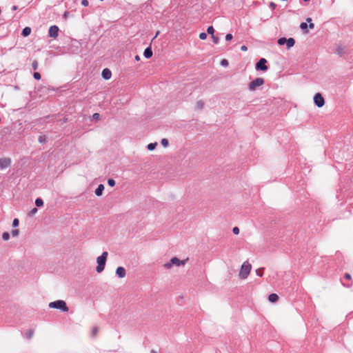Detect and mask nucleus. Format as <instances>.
<instances>
[{
  "mask_svg": "<svg viewBox=\"0 0 353 353\" xmlns=\"http://www.w3.org/2000/svg\"><path fill=\"white\" fill-rule=\"evenodd\" d=\"M108 255V252L105 251L101 256L97 258V266L96 268V271L97 273H101L104 270Z\"/></svg>",
  "mask_w": 353,
  "mask_h": 353,
  "instance_id": "f257e3e1",
  "label": "nucleus"
},
{
  "mask_svg": "<svg viewBox=\"0 0 353 353\" xmlns=\"http://www.w3.org/2000/svg\"><path fill=\"white\" fill-rule=\"evenodd\" d=\"M49 307L50 308L60 310L64 312H67L69 310V308L66 305V303L63 300H57L53 302H50L49 303Z\"/></svg>",
  "mask_w": 353,
  "mask_h": 353,
  "instance_id": "f03ea898",
  "label": "nucleus"
},
{
  "mask_svg": "<svg viewBox=\"0 0 353 353\" xmlns=\"http://www.w3.org/2000/svg\"><path fill=\"white\" fill-rule=\"evenodd\" d=\"M252 269V265L248 262H244L241 268L239 276L241 279H245L248 278V275Z\"/></svg>",
  "mask_w": 353,
  "mask_h": 353,
  "instance_id": "7ed1b4c3",
  "label": "nucleus"
},
{
  "mask_svg": "<svg viewBox=\"0 0 353 353\" xmlns=\"http://www.w3.org/2000/svg\"><path fill=\"white\" fill-rule=\"evenodd\" d=\"M187 261L188 259L185 260L181 261L176 257H173L170 259V262L165 263L163 266L166 269H170L172 265H175L176 266L184 265Z\"/></svg>",
  "mask_w": 353,
  "mask_h": 353,
  "instance_id": "20e7f679",
  "label": "nucleus"
},
{
  "mask_svg": "<svg viewBox=\"0 0 353 353\" xmlns=\"http://www.w3.org/2000/svg\"><path fill=\"white\" fill-rule=\"evenodd\" d=\"M264 83V80L262 78H256L252 81L249 84V89L254 91L256 88L261 86Z\"/></svg>",
  "mask_w": 353,
  "mask_h": 353,
  "instance_id": "39448f33",
  "label": "nucleus"
},
{
  "mask_svg": "<svg viewBox=\"0 0 353 353\" xmlns=\"http://www.w3.org/2000/svg\"><path fill=\"white\" fill-rule=\"evenodd\" d=\"M314 102L315 105L321 108L325 104V100L321 94L316 93L314 97Z\"/></svg>",
  "mask_w": 353,
  "mask_h": 353,
  "instance_id": "423d86ee",
  "label": "nucleus"
},
{
  "mask_svg": "<svg viewBox=\"0 0 353 353\" xmlns=\"http://www.w3.org/2000/svg\"><path fill=\"white\" fill-rule=\"evenodd\" d=\"M266 63L267 60L264 58H261L256 64V70L266 71L268 70Z\"/></svg>",
  "mask_w": 353,
  "mask_h": 353,
  "instance_id": "0eeeda50",
  "label": "nucleus"
},
{
  "mask_svg": "<svg viewBox=\"0 0 353 353\" xmlns=\"http://www.w3.org/2000/svg\"><path fill=\"white\" fill-rule=\"evenodd\" d=\"M59 28L57 26H52L49 28V36L50 37L57 38L59 33Z\"/></svg>",
  "mask_w": 353,
  "mask_h": 353,
  "instance_id": "6e6552de",
  "label": "nucleus"
},
{
  "mask_svg": "<svg viewBox=\"0 0 353 353\" xmlns=\"http://www.w3.org/2000/svg\"><path fill=\"white\" fill-rule=\"evenodd\" d=\"M11 163V160L9 158H3L0 159V169L7 168Z\"/></svg>",
  "mask_w": 353,
  "mask_h": 353,
  "instance_id": "1a4fd4ad",
  "label": "nucleus"
},
{
  "mask_svg": "<svg viewBox=\"0 0 353 353\" xmlns=\"http://www.w3.org/2000/svg\"><path fill=\"white\" fill-rule=\"evenodd\" d=\"M116 274L119 278H123L125 276L126 272L124 268L118 267L116 270Z\"/></svg>",
  "mask_w": 353,
  "mask_h": 353,
  "instance_id": "9d476101",
  "label": "nucleus"
},
{
  "mask_svg": "<svg viewBox=\"0 0 353 353\" xmlns=\"http://www.w3.org/2000/svg\"><path fill=\"white\" fill-rule=\"evenodd\" d=\"M112 72L108 68H105L102 71V77L105 79L108 80L111 78Z\"/></svg>",
  "mask_w": 353,
  "mask_h": 353,
  "instance_id": "9b49d317",
  "label": "nucleus"
},
{
  "mask_svg": "<svg viewBox=\"0 0 353 353\" xmlns=\"http://www.w3.org/2000/svg\"><path fill=\"white\" fill-rule=\"evenodd\" d=\"M104 190V185L103 184L99 185L98 188L95 190V194L97 196H100L103 194V191Z\"/></svg>",
  "mask_w": 353,
  "mask_h": 353,
  "instance_id": "f8f14e48",
  "label": "nucleus"
},
{
  "mask_svg": "<svg viewBox=\"0 0 353 353\" xmlns=\"http://www.w3.org/2000/svg\"><path fill=\"white\" fill-rule=\"evenodd\" d=\"M143 55L147 59H149L152 56V51L150 47H148L145 50Z\"/></svg>",
  "mask_w": 353,
  "mask_h": 353,
  "instance_id": "ddd939ff",
  "label": "nucleus"
},
{
  "mask_svg": "<svg viewBox=\"0 0 353 353\" xmlns=\"http://www.w3.org/2000/svg\"><path fill=\"white\" fill-rule=\"evenodd\" d=\"M279 296L276 294H270L268 296V300L272 303H275L278 301Z\"/></svg>",
  "mask_w": 353,
  "mask_h": 353,
  "instance_id": "4468645a",
  "label": "nucleus"
},
{
  "mask_svg": "<svg viewBox=\"0 0 353 353\" xmlns=\"http://www.w3.org/2000/svg\"><path fill=\"white\" fill-rule=\"evenodd\" d=\"M285 43L287 45V48L290 49V48L294 46V45L295 43V40L293 38H289V39H288L287 43Z\"/></svg>",
  "mask_w": 353,
  "mask_h": 353,
  "instance_id": "2eb2a0df",
  "label": "nucleus"
},
{
  "mask_svg": "<svg viewBox=\"0 0 353 353\" xmlns=\"http://www.w3.org/2000/svg\"><path fill=\"white\" fill-rule=\"evenodd\" d=\"M31 33V28H29V27H26L25 28H23V30H22V32H21V34L23 36V37H28V35H30Z\"/></svg>",
  "mask_w": 353,
  "mask_h": 353,
  "instance_id": "dca6fc26",
  "label": "nucleus"
},
{
  "mask_svg": "<svg viewBox=\"0 0 353 353\" xmlns=\"http://www.w3.org/2000/svg\"><path fill=\"white\" fill-rule=\"evenodd\" d=\"M157 145V143L155 142V143H149L147 146V148L148 150H153L156 148Z\"/></svg>",
  "mask_w": 353,
  "mask_h": 353,
  "instance_id": "f3484780",
  "label": "nucleus"
},
{
  "mask_svg": "<svg viewBox=\"0 0 353 353\" xmlns=\"http://www.w3.org/2000/svg\"><path fill=\"white\" fill-rule=\"evenodd\" d=\"M196 108L201 110L204 106V102L202 100H199L196 103Z\"/></svg>",
  "mask_w": 353,
  "mask_h": 353,
  "instance_id": "a211bd4d",
  "label": "nucleus"
},
{
  "mask_svg": "<svg viewBox=\"0 0 353 353\" xmlns=\"http://www.w3.org/2000/svg\"><path fill=\"white\" fill-rule=\"evenodd\" d=\"M300 28H301V30H303L304 31L305 33H307L308 32V30H307V24L306 23H301V25H300Z\"/></svg>",
  "mask_w": 353,
  "mask_h": 353,
  "instance_id": "6ab92c4d",
  "label": "nucleus"
},
{
  "mask_svg": "<svg viewBox=\"0 0 353 353\" xmlns=\"http://www.w3.org/2000/svg\"><path fill=\"white\" fill-rule=\"evenodd\" d=\"M287 40H288V39H286L285 37H281L278 39L277 43L279 45L283 46V45L285 44V43H287Z\"/></svg>",
  "mask_w": 353,
  "mask_h": 353,
  "instance_id": "aec40b11",
  "label": "nucleus"
},
{
  "mask_svg": "<svg viewBox=\"0 0 353 353\" xmlns=\"http://www.w3.org/2000/svg\"><path fill=\"white\" fill-rule=\"evenodd\" d=\"M35 205L37 206V207H41L43 205V200L41 199V198H37L36 200H35Z\"/></svg>",
  "mask_w": 353,
  "mask_h": 353,
  "instance_id": "412c9836",
  "label": "nucleus"
},
{
  "mask_svg": "<svg viewBox=\"0 0 353 353\" xmlns=\"http://www.w3.org/2000/svg\"><path fill=\"white\" fill-rule=\"evenodd\" d=\"M26 337L28 339H30L33 334H34V330H29L26 332Z\"/></svg>",
  "mask_w": 353,
  "mask_h": 353,
  "instance_id": "4be33fe9",
  "label": "nucleus"
},
{
  "mask_svg": "<svg viewBox=\"0 0 353 353\" xmlns=\"http://www.w3.org/2000/svg\"><path fill=\"white\" fill-rule=\"evenodd\" d=\"M2 239L3 241H8L10 239V234L8 232H3L2 234Z\"/></svg>",
  "mask_w": 353,
  "mask_h": 353,
  "instance_id": "5701e85b",
  "label": "nucleus"
},
{
  "mask_svg": "<svg viewBox=\"0 0 353 353\" xmlns=\"http://www.w3.org/2000/svg\"><path fill=\"white\" fill-rule=\"evenodd\" d=\"M207 32L209 34H211L212 36L214 35V29L212 26H209L207 29Z\"/></svg>",
  "mask_w": 353,
  "mask_h": 353,
  "instance_id": "b1692460",
  "label": "nucleus"
},
{
  "mask_svg": "<svg viewBox=\"0 0 353 353\" xmlns=\"http://www.w3.org/2000/svg\"><path fill=\"white\" fill-rule=\"evenodd\" d=\"M161 143L163 147L166 148L168 145V141L166 139H163L161 141Z\"/></svg>",
  "mask_w": 353,
  "mask_h": 353,
  "instance_id": "393cba45",
  "label": "nucleus"
},
{
  "mask_svg": "<svg viewBox=\"0 0 353 353\" xmlns=\"http://www.w3.org/2000/svg\"><path fill=\"white\" fill-rule=\"evenodd\" d=\"M38 210L37 208H34L33 209L31 210V211L28 213V215L30 216H34L37 212Z\"/></svg>",
  "mask_w": 353,
  "mask_h": 353,
  "instance_id": "a878e982",
  "label": "nucleus"
},
{
  "mask_svg": "<svg viewBox=\"0 0 353 353\" xmlns=\"http://www.w3.org/2000/svg\"><path fill=\"white\" fill-rule=\"evenodd\" d=\"M108 183L110 186L113 187L115 185V181L113 179L110 178L108 181Z\"/></svg>",
  "mask_w": 353,
  "mask_h": 353,
  "instance_id": "bb28decb",
  "label": "nucleus"
},
{
  "mask_svg": "<svg viewBox=\"0 0 353 353\" xmlns=\"http://www.w3.org/2000/svg\"><path fill=\"white\" fill-rule=\"evenodd\" d=\"M256 273L258 276H259L261 277L263 276V268L256 270Z\"/></svg>",
  "mask_w": 353,
  "mask_h": 353,
  "instance_id": "cd10ccee",
  "label": "nucleus"
},
{
  "mask_svg": "<svg viewBox=\"0 0 353 353\" xmlns=\"http://www.w3.org/2000/svg\"><path fill=\"white\" fill-rule=\"evenodd\" d=\"M311 21H312L311 18H307V21L310 23V24H309V28H310V29H314V24L313 23H312V22H311Z\"/></svg>",
  "mask_w": 353,
  "mask_h": 353,
  "instance_id": "c85d7f7f",
  "label": "nucleus"
},
{
  "mask_svg": "<svg viewBox=\"0 0 353 353\" xmlns=\"http://www.w3.org/2000/svg\"><path fill=\"white\" fill-rule=\"evenodd\" d=\"M33 77L37 80H40L41 79V74H40V73H39L37 72H35L34 73Z\"/></svg>",
  "mask_w": 353,
  "mask_h": 353,
  "instance_id": "c756f323",
  "label": "nucleus"
},
{
  "mask_svg": "<svg viewBox=\"0 0 353 353\" xmlns=\"http://www.w3.org/2000/svg\"><path fill=\"white\" fill-rule=\"evenodd\" d=\"M199 38L201 39V40H205L207 38V34L205 33V32H201L199 34Z\"/></svg>",
  "mask_w": 353,
  "mask_h": 353,
  "instance_id": "7c9ffc66",
  "label": "nucleus"
},
{
  "mask_svg": "<svg viewBox=\"0 0 353 353\" xmlns=\"http://www.w3.org/2000/svg\"><path fill=\"white\" fill-rule=\"evenodd\" d=\"M32 66L33 70H37V68H38V62L36 60H34L32 62Z\"/></svg>",
  "mask_w": 353,
  "mask_h": 353,
  "instance_id": "2f4dec72",
  "label": "nucleus"
},
{
  "mask_svg": "<svg viewBox=\"0 0 353 353\" xmlns=\"http://www.w3.org/2000/svg\"><path fill=\"white\" fill-rule=\"evenodd\" d=\"M19 225V220L17 219H14L12 221V226L17 227Z\"/></svg>",
  "mask_w": 353,
  "mask_h": 353,
  "instance_id": "473e14b6",
  "label": "nucleus"
},
{
  "mask_svg": "<svg viewBox=\"0 0 353 353\" xmlns=\"http://www.w3.org/2000/svg\"><path fill=\"white\" fill-rule=\"evenodd\" d=\"M232 232L234 234H239V228L238 227H234L232 229Z\"/></svg>",
  "mask_w": 353,
  "mask_h": 353,
  "instance_id": "72a5a7b5",
  "label": "nucleus"
},
{
  "mask_svg": "<svg viewBox=\"0 0 353 353\" xmlns=\"http://www.w3.org/2000/svg\"><path fill=\"white\" fill-rule=\"evenodd\" d=\"M221 64L223 65V66H228V60L226 59H223L221 62Z\"/></svg>",
  "mask_w": 353,
  "mask_h": 353,
  "instance_id": "f704fd0d",
  "label": "nucleus"
},
{
  "mask_svg": "<svg viewBox=\"0 0 353 353\" xmlns=\"http://www.w3.org/2000/svg\"><path fill=\"white\" fill-rule=\"evenodd\" d=\"M11 233H12V235L13 236H17L19 234V230H13Z\"/></svg>",
  "mask_w": 353,
  "mask_h": 353,
  "instance_id": "c9c22d12",
  "label": "nucleus"
},
{
  "mask_svg": "<svg viewBox=\"0 0 353 353\" xmlns=\"http://www.w3.org/2000/svg\"><path fill=\"white\" fill-rule=\"evenodd\" d=\"M232 37H232V35L231 34H226V36H225V39H226L227 41H230V40H232Z\"/></svg>",
  "mask_w": 353,
  "mask_h": 353,
  "instance_id": "e433bc0d",
  "label": "nucleus"
},
{
  "mask_svg": "<svg viewBox=\"0 0 353 353\" xmlns=\"http://www.w3.org/2000/svg\"><path fill=\"white\" fill-rule=\"evenodd\" d=\"M81 4H82V6H88V4H89V2H88V0H83V1H81Z\"/></svg>",
  "mask_w": 353,
  "mask_h": 353,
  "instance_id": "4c0bfd02",
  "label": "nucleus"
},
{
  "mask_svg": "<svg viewBox=\"0 0 353 353\" xmlns=\"http://www.w3.org/2000/svg\"><path fill=\"white\" fill-rule=\"evenodd\" d=\"M212 38L213 41H214V43H218V42H219V39H218V37H214V35H212Z\"/></svg>",
  "mask_w": 353,
  "mask_h": 353,
  "instance_id": "58836bf2",
  "label": "nucleus"
},
{
  "mask_svg": "<svg viewBox=\"0 0 353 353\" xmlns=\"http://www.w3.org/2000/svg\"><path fill=\"white\" fill-rule=\"evenodd\" d=\"M99 117H100V115H99V113H94V114H93V118H94V119H98L99 118Z\"/></svg>",
  "mask_w": 353,
  "mask_h": 353,
  "instance_id": "ea45409f",
  "label": "nucleus"
},
{
  "mask_svg": "<svg viewBox=\"0 0 353 353\" xmlns=\"http://www.w3.org/2000/svg\"><path fill=\"white\" fill-rule=\"evenodd\" d=\"M98 332V329L97 327H94L93 330H92V334L94 336L96 335V334Z\"/></svg>",
  "mask_w": 353,
  "mask_h": 353,
  "instance_id": "a19ab883",
  "label": "nucleus"
},
{
  "mask_svg": "<svg viewBox=\"0 0 353 353\" xmlns=\"http://www.w3.org/2000/svg\"><path fill=\"white\" fill-rule=\"evenodd\" d=\"M241 50L242 51H247L248 48H247V46H242L241 47Z\"/></svg>",
  "mask_w": 353,
  "mask_h": 353,
  "instance_id": "79ce46f5",
  "label": "nucleus"
},
{
  "mask_svg": "<svg viewBox=\"0 0 353 353\" xmlns=\"http://www.w3.org/2000/svg\"><path fill=\"white\" fill-rule=\"evenodd\" d=\"M345 278L346 279H351V276H350V274L346 273V274H345Z\"/></svg>",
  "mask_w": 353,
  "mask_h": 353,
  "instance_id": "37998d69",
  "label": "nucleus"
},
{
  "mask_svg": "<svg viewBox=\"0 0 353 353\" xmlns=\"http://www.w3.org/2000/svg\"><path fill=\"white\" fill-rule=\"evenodd\" d=\"M270 6H271L272 8H275V6H276V5H275V3H272H272H270Z\"/></svg>",
  "mask_w": 353,
  "mask_h": 353,
  "instance_id": "c03bdc74",
  "label": "nucleus"
},
{
  "mask_svg": "<svg viewBox=\"0 0 353 353\" xmlns=\"http://www.w3.org/2000/svg\"><path fill=\"white\" fill-rule=\"evenodd\" d=\"M159 31L158 30V31L157 32V33H156V34H155V36H154V39H154L155 38H157V36L159 35Z\"/></svg>",
  "mask_w": 353,
  "mask_h": 353,
  "instance_id": "a18cd8bd",
  "label": "nucleus"
},
{
  "mask_svg": "<svg viewBox=\"0 0 353 353\" xmlns=\"http://www.w3.org/2000/svg\"><path fill=\"white\" fill-rule=\"evenodd\" d=\"M135 59H136L137 61H139V60H140V57H139V55H137V56L135 57Z\"/></svg>",
  "mask_w": 353,
  "mask_h": 353,
  "instance_id": "49530a36",
  "label": "nucleus"
},
{
  "mask_svg": "<svg viewBox=\"0 0 353 353\" xmlns=\"http://www.w3.org/2000/svg\"><path fill=\"white\" fill-rule=\"evenodd\" d=\"M39 141H40V142H43V137H39Z\"/></svg>",
  "mask_w": 353,
  "mask_h": 353,
  "instance_id": "de8ad7c7",
  "label": "nucleus"
},
{
  "mask_svg": "<svg viewBox=\"0 0 353 353\" xmlns=\"http://www.w3.org/2000/svg\"><path fill=\"white\" fill-rule=\"evenodd\" d=\"M17 6H13L12 10H17Z\"/></svg>",
  "mask_w": 353,
  "mask_h": 353,
  "instance_id": "09e8293b",
  "label": "nucleus"
}]
</instances>
